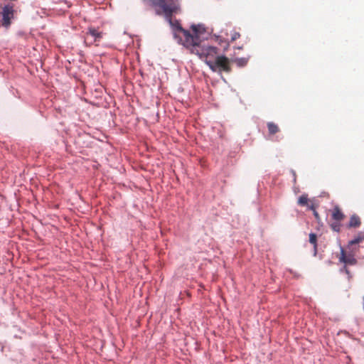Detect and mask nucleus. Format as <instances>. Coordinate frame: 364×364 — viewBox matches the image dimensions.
Listing matches in <instances>:
<instances>
[{"mask_svg": "<svg viewBox=\"0 0 364 364\" xmlns=\"http://www.w3.org/2000/svg\"><path fill=\"white\" fill-rule=\"evenodd\" d=\"M205 63L214 72L219 70L228 73L231 70L229 59L224 55L217 56L215 60H205Z\"/></svg>", "mask_w": 364, "mask_h": 364, "instance_id": "7ed1b4c3", "label": "nucleus"}, {"mask_svg": "<svg viewBox=\"0 0 364 364\" xmlns=\"http://www.w3.org/2000/svg\"><path fill=\"white\" fill-rule=\"evenodd\" d=\"M240 37V34L238 32H234L231 36V41L233 42Z\"/></svg>", "mask_w": 364, "mask_h": 364, "instance_id": "2eb2a0df", "label": "nucleus"}, {"mask_svg": "<svg viewBox=\"0 0 364 364\" xmlns=\"http://www.w3.org/2000/svg\"><path fill=\"white\" fill-rule=\"evenodd\" d=\"M345 218L344 214L338 206H335L332 210V218L337 222L343 220Z\"/></svg>", "mask_w": 364, "mask_h": 364, "instance_id": "6e6552de", "label": "nucleus"}, {"mask_svg": "<svg viewBox=\"0 0 364 364\" xmlns=\"http://www.w3.org/2000/svg\"><path fill=\"white\" fill-rule=\"evenodd\" d=\"M357 249L350 250L347 251L343 247H341V253L339 257V261L344 263L346 265H355L357 264V259L355 257V252Z\"/></svg>", "mask_w": 364, "mask_h": 364, "instance_id": "39448f33", "label": "nucleus"}, {"mask_svg": "<svg viewBox=\"0 0 364 364\" xmlns=\"http://www.w3.org/2000/svg\"><path fill=\"white\" fill-rule=\"evenodd\" d=\"M237 63L240 65H244L247 63V60L245 59H240L237 60Z\"/></svg>", "mask_w": 364, "mask_h": 364, "instance_id": "dca6fc26", "label": "nucleus"}, {"mask_svg": "<svg viewBox=\"0 0 364 364\" xmlns=\"http://www.w3.org/2000/svg\"><path fill=\"white\" fill-rule=\"evenodd\" d=\"M311 202H315L313 200H310L306 194L301 195L298 199V204L301 206H307L309 209V205Z\"/></svg>", "mask_w": 364, "mask_h": 364, "instance_id": "9d476101", "label": "nucleus"}, {"mask_svg": "<svg viewBox=\"0 0 364 364\" xmlns=\"http://www.w3.org/2000/svg\"><path fill=\"white\" fill-rule=\"evenodd\" d=\"M317 236L315 233L309 234V242L314 245V255H316V249H317Z\"/></svg>", "mask_w": 364, "mask_h": 364, "instance_id": "ddd939ff", "label": "nucleus"}, {"mask_svg": "<svg viewBox=\"0 0 364 364\" xmlns=\"http://www.w3.org/2000/svg\"><path fill=\"white\" fill-rule=\"evenodd\" d=\"M363 240H364V233L362 232H360L354 237V239H353L348 242V248L350 249L353 245L359 244V243L362 242Z\"/></svg>", "mask_w": 364, "mask_h": 364, "instance_id": "1a4fd4ad", "label": "nucleus"}, {"mask_svg": "<svg viewBox=\"0 0 364 364\" xmlns=\"http://www.w3.org/2000/svg\"><path fill=\"white\" fill-rule=\"evenodd\" d=\"M145 6L149 9H154L157 15L162 13L169 18V22L173 27V31L176 26V22L171 21L173 14L177 13L180 9L179 0H141Z\"/></svg>", "mask_w": 364, "mask_h": 364, "instance_id": "f03ea898", "label": "nucleus"}, {"mask_svg": "<svg viewBox=\"0 0 364 364\" xmlns=\"http://www.w3.org/2000/svg\"><path fill=\"white\" fill-rule=\"evenodd\" d=\"M361 225V220L358 215L356 214H353L350 216L349 223L348 224V228H356L360 227Z\"/></svg>", "mask_w": 364, "mask_h": 364, "instance_id": "0eeeda50", "label": "nucleus"}, {"mask_svg": "<svg viewBox=\"0 0 364 364\" xmlns=\"http://www.w3.org/2000/svg\"><path fill=\"white\" fill-rule=\"evenodd\" d=\"M318 207V204L316 202H311V204L309 205V210H311L313 211V214L316 218V220L319 222L321 220V218L319 216V214L316 211V208Z\"/></svg>", "mask_w": 364, "mask_h": 364, "instance_id": "9b49d317", "label": "nucleus"}, {"mask_svg": "<svg viewBox=\"0 0 364 364\" xmlns=\"http://www.w3.org/2000/svg\"><path fill=\"white\" fill-rule=\"evenodd\" d=\"M2 25L7 28L11 25V21L14 17V4H8L2 9Z\"/></svg>", "mask_w": 364, "mask_h": 364, "instance_id": "423d86ee", "label": "nucleus"}, {"mask_svg": "<svg viewBox=\"0 0 364 364\" xmlns=\"http://www.w3.org/2000/svg\"><path fill=\"white\" fill-rule=\"evenodd\" d=\"M267 128L270 134H274L279 131V127L274 122H268Z\"/></svg>", "mask_w": 364, "mask_h": 364, "instance_id": "f8f14e48", "label": "nucleus"}, {"mask_svg": "<svg viewBox=\"0 0 364 364\" xmlns=\"http://www.w3.org/2000/svg\"><path fill=\"white\" fill-rule=\"evenodd\" d=\"M340 224L338 223H334L331 225V228L334 231L339 232L340 231Z\"/></svg>", "mask_w": 364, "mask_h": 364, "instance_id": "4468645a", "label": "nucleus"}, {"mask_svg": "<svg viewBox=\"0 0 364 364\" xmlns=\"http://www.w3.org/2000/svg\"><path fill=\"white\" fill-rule=\"evenodd\" d=\"M193 34H191L188 31L183 29L178 22L173 31L174 38L178 43L189 48L193 53L198 55L200 58L205 60H213L218 53V48L215 46L201 45V42L198 36L197 26H191Z\"/></svg>", "mask_w": 364, "mask_h": 364, "instance_id": "f257e3e1", "label": "nucleus"}, {"mask_svg": "<svg viewBox=\"0 0 364 364\" xmlns=\"http://www.w3.org/2000/svg\"><path fill=\"white\" fill-rule=\"evenodd\" d=\"M104 33L99 28L95 27H88L87 31L84 35V42L87 46L95 45L98 46L103 38Z\"/></svg>", "mask_w": 364, "mask_h": 364, "instance_id": "20e7f679", "label": "nucleus"}]
</instances>
